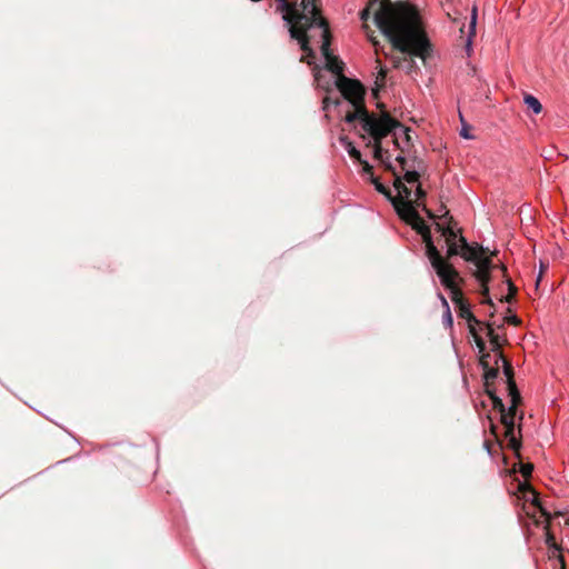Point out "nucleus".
Instances as JSON below:
<instances>
[{
  "mask_svg": "<svg viewBox=\"0 0 569 569\" xmlns=\"http://www.w3.org/2000/svg\"><path fill=\"white\" fill-rule=\"evenodd\" d=\"M341 142L345 143L346 149L349 153V156L360 162L362 160L361 152L352 144L351 141L348 140V138H341Z\"/></svg>",
  "mask_w": 569,
  "mask_h": 569,
  "instance_id": "obj_26",
  "label": "nucleus"
},
{
  "mask_svg": "<svg viewBox=\"0 0 569 569\" xmlns=\"http://www.w3.org/2000/svg\"><path fill=\"white\" fill-rule=\"evenodd\" d=\"M342 96L341 97H337L335 99L330 98L329 96L325 97L323 100H322V109L323 110H327L329 108L330 104H333V106H340L341 102H342Z\"/></svg>",
  "mask_w": 569,
  "mask_h": 569,
  "instance_id": "obj_27",
  "label": "nucleus"
},
{
  "mask_svg": "<svg viewBox=\"0 0 569 569\" xmlns=\"http://www.w3.org/2000/svg\"><path fill=\"white\" fill-rule=\"evenodd\" d=\"M486 393L488 395V397L491 400L492 399V395H496V391H495L493 388H491V386H489V387H486Z\"/></svg>",
  "mask_w": 569,
  "mask_h": 569,
  "instance_id": "obj_42",
  "label": "nucleus"
},
{
  "mask_svg": "<svg viewBox=\"0 0 569 569\" xmlns=\"http://www.w3.org/2000/svg\"><path fill=\"white\" fill-rule=\"evenodd\" d=\"M377 107L380 109V111H381V112H382V111H386V110H385V104H383V103L379 102V103H377Z\"/></svg>",
  "mask_w": 569,
  "mask_h": 569,
  "instance_id": "obj_48",
  "label": "nucleus"
},
{
  "mask_svg": "<svg viewBox=\"0 0 569 569\" xmlns=\"http://www.w3.org/2000/svg\"><path fill=\"white\" fill-rule=\"evenodd\" d=\"M520 473L522 475V477L525 479H528L531 477V473L533 471V465L530 463V462H527V463H522L520 462V469H519Z\"/></svg>",
  "mask_w": 569,
  "mask_h": 569,
  "instance_id": "obj_29",
  "label": "nucleus"
},
{
  "mask_svg": "<svg viewBox=\"0 0 569 569\" xmlns=\"http://www.w3.org/2000/svg\"><path fill=\"white\" fill-rule=\"evenodd\" d=\"M372 16L375 24L391 43L392 48L410 57L409 70L416 67L412 58H419L426 64L432 54V44L426 32L421 13L417 6L406 0H369L360 11L368 39L379 44L373 30L367 21Z\"/></svg>",
  "mask_w": 569,
  "mask_h": 569,
  "instance_id": "obj_1",
  "label": "nucleus"
},
{
  "mask_svg": "<svg viewBox=\"0 0 569 569\" xmlns=\"http://www.w3.org/2000/svg\"><path fill=\"white\" fill-rule=\"evenodd\" d=\"M422 237V240L426 246V254L432 266V268L436 270L438 277L440 278L441 282L448 281V273L449 274H456V269L451 263H447L443 257L441 256L440 251L437 249L432 241L430 229L425 231L423 233H420Z\"/></svg>",
  "mask_w": 569,
  "mask_h": 569,
  "instance_id": "obj_6",
  "label": "nucleus"
},
{
  "mask_svg": "<svg viewBox=\"0 0 569 569\" xmlns=\"http://www.w3.org/2000/svg\"><path fill=\"white\" fill-rule=\"evenodd\" d=\"M393 143L395 146L400 149L401 151H403V149L400 148V144H399V140L397 138L393 139Z\"/></svg>",
  "mask_w": 569,
  "mask_h": 569,
  "instance_id": "obj_47",
  "label": "nucleus"
},
{
  "mask_svg": "<svg viewBox=\"0 0 569 569\" xmlns=\"http://www.w3.org/2000/svg\"><path fill=\"white\" fill-rule=\"evenodd\" d=\"M460 120H461V123H462V128L460 130V136L465 139H472L473 137L469 133L471 127L465 122L462 116L460 114Z\"/></svg>",
  "mask_w": 569,
  "mask_h": 569,
  "instance_id": "obj_31",
  "label": "nucleus"
},
{
  "mask_svg": "<svg viewBox=\"0 0 569 569\" xmlns=\"http://www.w3.org/2000/svg\"><path fill=\"white\" fill-rule=\"evenodd\" d=\"M393 187L395 189L398 191V196L397 197H402V199L405 201H411L410 200V197H411V189L408 188L402 179L398 176H396V179H395V182H393Z\"/></svg>",
  "mask_w": 569,
  "mask_h": 569,
  "instance_id": "obj_21",
  "label": "nucleus"
},
{
  "mask_svg": "<svg viewBox=\"0 0 569 569\" xmlns=\"http://www.w3.org/2000/svg\"><path fill=\"white\" fill-rule=\"evenodd\" d=\"M457 243L460 251H463V248H467V246H469L467 239L461 234L459 236V238H457Z\"/></svg>",
  "mask_w": 569,
  "mask_h": 569,
  "instance_id": "obj_35",
  "label": "nucleus"
},
{
  "mask_svg": "<svg viewBox=\"0 0 569 569\" xmlns=\"http://www.w3.org/2000/svg\"><path fill=\"white\" fill-rule=\"evenodd\" d=\"M509 396L511 398V405L508 409L505 408V411L500 415V422L505 427V437L508 439V448L520 459L521 433H519V438L515 435V417L517 408L521 403V396L519 391H511ZM518 430L521 432L520 426Z\"/></svg>",
  "mask_w": 569,
  "mask_h": 569,
  "instance_id": "obj_3",
  "label": "nucleus"
},
{
  "mask_svg": "<svg viewBox=\"0 0 569 569\" xmlns=\"http://www.w3.org/2000/svg\"><path fill=\"white\" fill-rule=\"evenodd\" d=\"M457 280L462 282L463 280L460 278L459 272L456 270V274L448 273V281L441 282L447 289L450 290L451 301L455 303L458 316L462 319H466L468 322V328L471 326L480 325L481 322L475 317V315L470 310V305L465 299L461 289L457 284Z\"/></svg>",
  "mask_w": 569,
  "mask_h": 569,
  "instance_id": "obj_5",
  "label": "nucleus"
},
{
  "mask_svg": "<svg viewBox=\"0 0 569 569\" xmlns=\"http://www.w3.org/2000/svg\"><path fill=\"white\" fill-rule=\"evenodd\" d=\"M523 101L526 106L533 111V113L538 114L542 111V104L532 94H526Z\"/></svg>",
  "mask_w": 569,
  "mask_h": 569,
  "instance_id": "obj_24",
  "label": "nucleus"
},
{
  "mask_svg": "<svg viewBox=\"0 0 569 569\" xmlns=\"http://www.w3.org/2000/svg\"><path fill=\"white\" fill-rule=\"evenodd\" d=\"M447 227L442 226L441 223L437 222L436 223V229L441 232V236L443 234V230L446 229Z\"/></svg>",
  "mask_w": 569,
  "mask_h": 569,
  "instance_id": "obj_44",
  "label": "nucleus"
},
{
  "mask_svg": "<svg viewBox=\"0 0 569 569\" xmlns=\"http://www.w3.org/2000/svg\"><path fill=\"white\" fill-rule=\"evenodd\" d=\"M500 270L502 272L503 278H506V282L508 284V295L502 297L500 301L511 303L515 300V297L517 295V287L513 284L511 279L507 276V268L506 266H501Z\"/></svg>",
  "mask_w": 569,
  "mask_h": 569,
  "instance_id": "obj_20",
  "label": "nucleus"
},
{
  "mask_svg": "<svg viewBox=\"0 0 569 569\" xmlns=\"http://www.w3.org/2000/svg\"><path fill=\"white\" fill-rule=\"evenodd\" d=\"M469 333L472 336L480 356L490 355L489 352L486 351V343L483 339L479 336L476 326H471V328H469Z\"/></svg>",
  "mask_w": 569,
  "mask_h": 569,
  "instance_id": "obj_22",
  "label": "nucleus"
},
{
  "mask_svg": "<svg viewBox=\"0 0 569 569\" xmlns=\"http://www.w3.org/2000/svg\"><path fill=\"white\" fill-rule=\"evenodd\" d=\"M396 211L398 216L412 227L419 234L430 229L419 216L412 201L401 202L397 200Z\"/></svg>",
  "mask_w": 569,
  "mask_h": 569,
  "instance_id": "obj_10",
  "label": "nucleus"
},
{
  "mask_svg": "<svg viewBox=\"0 0 569 569\" xmlns=\"http://www.w3.org/2000/svg\"><path fill=\"white\" fill-rule=\"evenodd\" d=\"M489 358L490 355L480 356L479 358V365L483 369L485 387L492 386L499 375V366L496 363L490 366Z\"/></svg>",
  "mask_w": 569,
  "mask_h": 569,
  "instance_id": "obj_12",
  "label": "nucleus"
},
{
  "mask_svg": "<svg viewBox=\"0 0 569 569\" xmlns=\"http://www.w3.org/2000/svg\"><path fill=\"white\" fill-rule=\"evenodd\" d=\"M387 169L391 170V171L395 173V170H393V168H392V166H391V164H388V166H387Z\"/></svg>",
  "mask_w": 569,
  "mask_h": 569,
  "instance_id": "obj_50",
  "label": "nucleus"
},
{
  "mask_svg": "<svg viewBox=\"0 0 569 569\" xmlns=\"http://www.w3.org/2000/svg\"><path fill=\"white\" fill-rule=\"evenodd\" d=\"M443 300V305L448 308V303H447V300L442 299Z\"/></svg>",
  "mask_w": 569,
  "mask_h": 569,
  "instance_id": "obj_51",
  "label": "nucleus"
},
{
  "mask_svg": "<svg viewBox=\"0 0 569 569\" xmlns=\"http://www.w3.org/2000/svg\"><path fill=\"white\" fill-rule=\"evenodd\" d=\"M386 77H387V70L385 68L380 67L379 72L376 77V82H375L376 87L372 89V94L375 96V98H378L379 90L385 87Z\"/></svg>",
  "mask_w": 569,
  "mask_h": 569,
  "instance_id": "obj_23",
  "label": "nucleus"
},
{
  "mask_svg": "<svg viewBox=\"0 0 569 569\" xmlns=\"http://www.w3.org/2000/svg\"><path fill=\"white\" fill-rule=\"evenodd\" d=\"M401 129H402V131H403V133H405V140H406V142H407L408 144H409V143H411L410 128L405 127V126L402 124V128H401Z\"/></svg>",
  "mask_w": 569,
  "mask_h": 569,
  "instance_id": "obj_37",
  "label": "nucleus"
},
{
  "mask_svg": "<svg viewBox=\"0 0 569 569\" xmlns=\"http://www.w3.org/2000/svg\"><path fill=\"white\" fill-rule=\"evenodd\" d=\"M398 128H402V123L388 111H382L379 116L371 113L362 130L372 138V142H382V139Z\"/></svg>",
  "mask_w": 569,
  "mask_h": 569,
  "instance_id": "obj_4",
  "label": "nucleus"
},
{
  "mask_svg": "<svg viewBox=\"0 0 569 569\" xmlns=\"http://www.w3.org/2000/svg\"><path fill=\"white\" fill-rule=\"evenodd\" d=\"M519 489L521 490V492L523 493V496H525L527 499H529V498L527 497V495H528V493L532 496L531 503H532L533 506H536L537 508H539V511H540L541 516H542V517H545V518H546V520H547V522H548V525H547V527H546V529H547L546 543L548 545V547H549V548H552V549H555V551H558V552H559L558 557H559L560 555L562 556V553H561V548L557 545V542H556V539H555L553 535H552L551 532H549V522H550V518H551V516H550V513H549V512H548V511H547V510L541 506V503H540V501H539V498H538V493H537V491H536V490H535V489H533L529 483H521V485L519 486Z\"/></svg>",
  "mask_w": 569,
  "mask_h": 569,
  "instance_id": "obj_11",
  "label": "nucleus"
},
{
  "mask_svg": "<svg viewBox=\"0 0 569 569\" xmlns=\"http://www.w3.org/2000/svg\"><path fill=\"white\" fill-rule=\"evenodd\" d=\"M416 196H417L418 200H422L426 198L427 193L420 186H418V188L416 190Z\"/></svg>",
  "mask_w": 569,
  "mask_h": 569,
  "instance_id": "obj_38",
  "label": "nucleus"
},
{
  "mask_svg": "<svg viewBox=\"0 0 569 569\" xmlns=\"http://www.w3.org/2000/svg\"><path fill=\"white\" fill-rule=\"evenodd\" d=\"M499 361H502L503 373H505V376L507 378L508 392L519 391L518 388H517L516 381H515V372H513V368L511 366V362L509 360H507L505 356H502V358H496L495 359V363L496 365H498Z\"/></svg>",
  "mask_w": 569,
  "mask_h": 569,
  "instance_id": "obj_14",
  "label": "nucleus"
},
{
  "mask_svg": "<svg viewBox=\"0 0 569 569\" xmlns=\"http://www.w3.org/2000/svg\"><path fill=\"white\" fill-rule=\"evenodd\" d=\"M419 177H420V174L417 171H407L405 173V176H403V179L408 183H413V182H417L419 180Z\"/></svg>",
  "mask_w": 569,
  "mask_h": 569,
  "instance_id": "obj_32",
  "label": "nucleus"
},
{
  "mask_svg": "<svg viewBox=\"0 0 569 569\" xmlns=\"http://www.w3.org/2000/svg\"><path fill=\"white\" fill-rule=\"evenodd\" d=\"M486 250L482 247H473L467 246L463 248V251H460V256L466 260L476 263L481 254H483Z\"/></svg>",
  "mask_w": 569,
  "mask_h": 569,
  "instance_id": "obj_19",
  "label": "nucleus"
},
{
  "mask_svg": "<svg viewBox=\"0 0 569 569\" xmlns=\"http://www.w3.org/2000/svg\"><path fill=\"white\" fill-rule=\"evenodd\" d=\"M370 181H371V183L375 186L376 190H377L379 193L383 194V196H385V197H386V198H387V199L392 203V206H393V208H395V209H396L397 200H399V199H400V201H401V202H406V201L402 199V197H393V196L391 194L390 189H389L388 187H386L385 184H382V183L380 182L379 178H377V177H371V178H370Z\"/></svg>",
  "mask_w": 569,
  "mask_h": 569,
  "instance_id": "obj_16",
  "label": "nucleus"
},
{
  "mask_svg": "<svg viewBox=\"0 0 569 569\" xmlns=\"http://www.w3.org/2000/svg\"><path fill=\"white\" fill-rule=\"evenodd\" d=\"M496 428H497V427H496L495 425H491V431H492V433H496Z\"/></svg>",
  "mask_w": 569,
  "mask_h": 569,
  "instance_id": "obj_49",
  "label": "nucleus"
},
{
  "mask_svg": "<svg viewBox=\"0 0 569 569\" xmlns=\"http://www.w3.org/2000/svg\"><path fill=\"white\" fill-rule=\"evenodd\" d=\"M336 87L351 106H366V88L359 80L340 76L336 80Z\"/></svg>",
  "mask_w": 569,
  "mask_h": 569,
  "instance_id": "obj_7",
  "label": "nucleus"
},
{
  "mask_svg": "<svg viewBox=\"0 0 569 569\" xmlns=\"http://www.w3.org/2000/svg\"><path fill=\"white\" fill-rule=\"evenodd\" d=\"M487 336L490 340L491 350L495 352V358H502L501 341L499 335H497L491 323H487Z\"/></svg>",
  "mask_w": 569,
  "mask_h": 569,
  "instance_id": "obj_17",
  "label": "nucleus"
},
{
  "mask_svg": "<svg viewBox=\"0 0 569 569\" xmlns=\"http://www.w3.org/2000/svg\"><path fill=\"white\" fill-rule=\"evenodd\" d=\"M417 207H421L422 210L427 213V216L431 219H436L437 216L431 211L429 210L426 206L421 204L420 202H417Z\"/></svg>",
  "mask_w": 569,
  "mask_h": 569,
  "instance_id": "obj_36",
  "label": "nucleus"
},
{
  "mask_svg": "<svg viewBox=\"0 0 569 569\" xmlns=\"http://www.w3.org/2000/svg\"><path fill=\"white\" fill-rule=\"evenodd\" d=\"M547 269V266H545L542 262L540 263V274L538 277V280H537V284L539 283L540 279H541V276L543 273V271Z\"/></svg>",
  "mask_w": 569,
  "mask_h": 569,
  "instance_id": "obj_43",
  "label": "nucleus"
},
{
  "mask_svg": "<svg viewBox=\"0 0 569 569\" xmlns=\"http://www.w3.org/2000/svg\"><path fill=\"white\" fill-rule=\"evenodd\" d=\"M476 21H477V11L476 8L472 9V16L470 21V28L475 31L476 28Z\"/></svg>",
  "mask_w": 569,
  "mask_h": 569,
  "instance_id": "obj_39",
  "label": "nucleus"
},
{
  "mask_svg": "<svg viewBox=\"0 0 569 569\" xmlns=\"http://www.w3.org/2000/svg\"><path fill=\"white\" fill-rule=\"evenodd\" d=\"M319 28L322 29V44H321V53L326 59V68L330 72L335 73L338 77L345 76L343 68L345 63L336 56H333L330 51L331 44V32L329 28V23L327 20H319Z\"/></svg>",
  "mask_w": 569,
  "mask_h": 569,
  "instance_id": "obj_8",
  "label": "nucleus"
},
{
  "mask_svg": "<svg viewBox=\"0 0 569 569\" xmlns=\"http://www.w3.org/2000/svg\"><path fill=\"white\" fill-rule=\"evenodd\" d=\"M353 110H349L343 120L347 123H353L355 121L359 120L361 122V127L363 128V124L366 123V120L369 119L371 112L368 111L366 106H352Z\"/></svg>",
  "mask_w": 569,
  "mask_h": 569,
  "instance_id": "obj_13",
  "label": "nucleus"
},
{
  "mask_svg": "<svg viewBox=\"0 0 569 569\" xmlns=\"http://www.w3.org/2000/svg\"><path fill=\"white\" fill-rule=\"evenodd\" d=\"M491 402H492L493 409L499 411L500 415L505 411L506 407L500 397H498L497 395H492Z\"/></svg>",
  "mask_w": 569,
  "mask_h": 569,
  "instance_id": "obj_30",
  "label": "nucleus"
},
{
  "mask_svg": "<svg viewBox=\"0 0 569 569\" xmlns=\"http://www.w3.org/2000/svg\"><path fill=\"white\" fill-rule=\"evenodd\" d=\"M560 569H566V562L563 556H559Z\"/></svg>",
  "mask_w": 569,
  "mask_h": 569,
  "instance_id": "obj_45",
  "label": "nucleus"
},
{
  "mask_svg": "<svg viewBox=\"0 0 569 569\" xmlns=\"http://www.w3.org/2000/svg\"><path fill=\"white\" fill-rule=\"evenodd\" d=\"M312 58H311V54H306V56H302L300 61L301 62H307L308 64H311L312 63Z\"/></svg>",
  "mask_w": 569,
  "mask_h": 569,
  "instance_id": "obj_41",
  "label": "nucleus"
},
{
  "mask_svg": "<svg viewBox=\"0 0 569 569\" xmlns=\"http://www.w3.org/2000/svg\"><path fill=\"white\" fill-rule=\"evenodd\" d=\"M446 320H448L449 325H451V323H452V318H451V313H450V311H449V310L447 311Z\"/></svg>",
  "mask_w": 569,
  "mask_h": 569,
  "instance_id": "obj_46",
  "label": "nucleus"
},
{
  "mask_svg": "<svg viewBox=\"0 0 569 569\" xmlns=\"http://www.w3.org/2000/svg\"><path fill=\"white\" fill-rule=\"evenodd\" d=\"M274 1L278 3L277 11L282 12L283 20L289 23L290 37L299 42L306 54H311V58L315 59V51L310 47L308 31L313 27H319V20L326 19L319 14L316 7H312V16H308L303 12L298 13L295 6L289 3V0Z\"/></svg>",
  "mask_w": 569,
  "mask_h": 569,
  "instance_id": "obj_2",
  "label": "nucleus"
},
{
  "mask_svg": "<svg viewBox=\"0 0 569 569\" xmlns=\"http://www.w3.org/2000/svg\"><path fill=\"white\" fill-rule=\"evenodd\" d=\"M289 3L295 6L298 13L303 12L308 16H312V7H316V9L319 11V14L321 16V10L319 6L316 3V0H289Z\"/></svg>",
  "mask_w": 569,
  "mask_h": 569,
  "instance_id": "obj_18",
  "label": "nucleus"
},
{
  "mask_svg": "<svg viewBox=\"0 0 569 569\" xmlns=\"http://www.w3.org/2000/svg\"><path fill=\"white\" fill-rule=\"evenodd\" d=\"M505 321L512 326H519L521 320L517 316H508L505 318Z\"/></svg>",
  "mask_w": 569,
  "mask_h": 569,
  "instance_id": "obj_34",
  "label": "nucleus"
},
{
  "mask_svg": "<svg viewBox=\"0 0 569 569\" xmlns=\"http://www.w3.org/2000/svg\"><path fill=\"white\" fill-rule=\"evenodd\" d=\"M381 143L382 142H371V141H369L367 143V147H372L373 148V157H375V159L383 161V156L387 154V157H389V151L385 150L382 148Z\"/></svg>",
  "mask_w": 569,
  "mask_h": 569,
  "instance_id": "obj_25",
  "label": "nucleus"
},
{
  "mask_svg": "<svg viewBox=\"0 0 569 569\" xmlns=\"http://www.w3.org/2000/svg\"><path fill=\"white\" fill-rule=\"evenodd\" d=\"M477 269L473 271V277L479 281L481 286L480 293L483 296V303H488L493 307V302L489 297V282L491 281V271L502 266L493 264L492 260L489 257H485L481 254L479 259L476 261Z\"/></svg>",
  "mask_w": 569,
  "mask_h": 569,
  "instance_id": "obj_9",
  "label": "nucleus"
},
{
  "mask_svg": "<svg viewBox=\"0 0 569 569\" xmlns=\"http://www.w3.org/2000/svg\"><path fill=\"white\" fill-rule=\"evenodd\" d=\"M396 160L399 162V164L402 167V169H405V166H406V163H407V159H406L403 156L399 154V156L396 158Z\"/></svg>",
  "mask_w": 569,
  "mask_h": 569,
  "instance_id": "obj_40",
  "label": "nucleus"
},
{
  "mask_svg": "<svg viewBox=\"0 0 569 569\" xmlns=\"http://www.w3.org/2000/svg\"><path fill=\"white\" fill-rule=\"evenodd\" d=\"M447 246H448L447 256L443 259L446 260L447 263H449V260L453 256L460 254V250L458 248V243L457 242H452V243L447 244Z\"/></svg>",
  "mask_w": 569,
  "mask_h": 569,
  "instance_id": "obj_28",
  "label": "nucleus"
},
{
  "mask_svg": "<svg viewBox=\"0 0 569 569\" xmlns=\"http://www.w3.org/2000/svg\"><path fill=\"white\" fill-rule=\"evenodd\" d=\"M359 163H360V164H362V169H363V171H365L366 173H369V174H370V178H371V177H375V176H373V167H372L368 161H366V160H363V159H362Z\"/></svg>",
  "mask_w": 569,
  "mask_h": 569,
  "instance_id": "obj_33",
  "label": "nucleus"
},
{
  "mask_svg": "<svg viewBox=\"0 0 569 569\" xmlns=\"http://www.w3.org/2000/svg\"><path fill=\"white\" fill-rule=\"evenodd\" d=\"M441 211H442V214L439 216V218H445V219H448V221H449V224L443 230L442 237L446 238L447 244H450L452 242H457L458 236H457V232L455 231L453 227L451 226L452 223H455V220L450 216V212H449V210L446 209V207L442 206L441 207Z\"/></svg>",
  "mask_w": 569,
  "mask_h": 569,
  "instance_id": "obj_15",
  "label": "nucleus"
}]
</instances>
